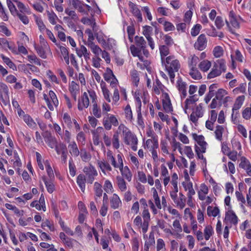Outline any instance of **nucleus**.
<instances>
[{
  "instance_id": "19",
  "label": "nucleus",
  "mask_w": 251,
  "mask_h": 251,
  "mask_svg": "<svg viewBox=\"0 0 251 251\" xmlns=\"http://www.w3.org/2000/svg\"><path fill=\"white\" fill-rule=\"evenodd\" d=\"M122 174L124 176L125 178L128 181H130L132 177V174L130 171V170L127 166H125L122 169L119 168Z\"/></svg>"
},
{
  "instance_id": "24",
  "label": "nucleus",
  "mask_w": 251,
  "mask_h": 251,
  "mask_svg": "<svg viewBox=\"0 0 251 251\" xmlns=\"http://www.w3.org/2000/svg\"><path fill=\"white\" fill-rule=\"evenodd\" d=\"M224 131V128L222 126H217L215 131L216 138L217 140L221 141L222 140L223 133Z\"/></svg>"
},
{
  "instance_id": "43",
  "label": "nucleus",
  "mask_w": 251,
  "mask_h": 251,
  "mask_svg": "<svg viewBox=\"0 0 251 251\" xmlns=\"http://www.w3.org/2000/svg\"><path fill=\"white\" fill-rule=\"evenodd\" d=\"M113 146L114 148L118 149L120 147L119 141V133L118 131L115 133L113 136L112 141Z\"/></svg>"
},
{
  "instance_id": "62",
  "label": "nucleus",
  "mask_w": 251,
  "mask_h": 251,
  "mask_svg": "<svg viewBox=\"0 0 251 251\" xmlns=\"http://www.w3.org/2000/svg\"><path fill=\"white\" fill-rule=\"evenodd\" d=\"M0 24V32L4 33L6 36H9L11 35V32L8 29L3 25V23Z\"/></svg>"
},
{
  "instance_id": "27",
  "label": "nucleus",
  "mask_w": 251,
  "mask_h": 251,
  "mask_svg": "<svg viewBox=\"0 0 251 251\" xmlns=\"http://www.w3.org/2000/svg\"><path fill=\"white\" fill-rule=\"evenodd\" d=\"M94 191L96 196L100 197L102 196L103 192L102 186L98 182H95L94 183Z\"/></svg>"
},
{
  "instance_id": "35",
  "label": "nucleus",
  "mask_w": 251,
  "mask_h": 251,
  "mask_svg": "<svg viewBox=\"0 0 251 251\" xmlns=\"http://www.w3.org/2000/svg\"><path fill=\"white\" fill-rule=\"evenodd\" d=\"M15 2H16L17 5L21 13H29L28 9L27 7H25V4L21 1L14 0Z\"/></svg>"
},
{
  "instance_id": "1",
  "label": "nucleus",
  "mask_w": 251,
  "mask_h": 251,
  "mask_svg": "<svg viewBox=\"0 0 251 251\" xmlns=\"http://www.w3.org/2000/svg\"><path fill=\"white\" fill-rule=\"evenodd\" d=\"M163 65H165L171 81L174 82V78L175 76V72H177L180 68L178 60L175 59L174 56H169L165 58V63Z\"/></svg>"
},
{
  "instance_id": "39",
  "label": "nucleus",
  "mask_w": 251,
  "mask_h": 251,
  "mask_svg": "<svg viewBox=\"0 0 251 251\" xmlns=\"http://www.w3.org/2000/svg\"><path fill=\"white\" fill-rule=\"evenodd\" d=\"M131 75L133 82L134 83L135 85L137 86L139 81V74L138 72L134 70L131 72Z\"/></svg>"
},
{
  "instance_id": "44",
  "label": "nucleus",
  "mask_w": 251,
  "mask_h": 251,
  "mask_svg": "<svg viewBox=\"0 0 251 251\" xmlns=\"http://www.w3.org/2000/svg\"><path fill=\"white\" fill-rule=\"evenodd\" d=\"M85 33L88 34V41L86 43V41H84L85 45H87L88 44H90V43H93V40H94V37L92 31L89 28L85 30Z\"/></svg>"
},
{
  "instance_id": "37",
  "label": "nucleus",
  "mask_w": 251,
  "mask_h": 251,
  "mask_svg": "<svg viewBox=\"0 0 251 251\" xmlns=\"http://www.w3.org/2000/svg\"><path fill=\"white\" fill-rule=\"evenodd\" d=\"M0 57L2 59L3 62L6 63L10 68L12 69L13 70L16 69L15 65L8 57L5 56L3 54H1Z\"/></svg>"
},
{
  "instance_id": "9",
  "label": "nucleus",
  "mask_w": 251,
  "mask_h": 251,
  "mask_svg": "<svg viewBox=\"0 0 251 251\" xmlns=\"http://www.w3.org/2000/svg\"><path fill=\"white\" fill-rule=\"evenodd\" d=\"M193 138L201 147V152L204 153L206 151L207 143L204 141V138L202 135H198L196 133L193 134Z\"/></svg>"
},
{
  "instance_id": "56",
  "label": "nucleus",
  "mask_w": 251,
  "mask_h": 251,
  "mask_svg": "<svg viewBox=\"0 0 251 251\" xmlns=\"http://www.w3.org/2000/svg\"><path fill=\"white\" fill-rule=\"evenodd\" d=\"M49 95L54 106H57L58 105V100L55 94L52 91L50 90L49 92Z\"/></svg>"
},
{
  "instance_id": "46",
  "label": "nucleus",
  "mask_w": 251,
  "mask_h": 251,
  "mask_svg": "<svg viewBox=\"0 0 251 251\" xmlns=\"http://www.w3.org/2000/svg\"><path fill=\"white\" fill-rule=\"evenodd\" d=\"M213 54L216 57H220L223 54V48L220 46H216L213 50Z\"/></svg>"
},
{
  "instance_id": "30",
  "label": "nucleus",
  "mask_w": 251,
  "mask_h": 251,
  "mask_svg": "<svg viewBox=\"0 0 251 251\" xmlns=\"http://www.w3.org/2000/svg\"><path fill=\"white\" fill-rule=\"evenodd\" d=\"M112 71L109 68H107L106 72L103 74V77L105 81H109L111 79L115 78Z\"/></svg>"
},
{
  "instance_id": "11",
  "label": "nucleus",
  "mask_w": 251,
  "mask_h": 251,
  "mask_svg": "<svg viewBox=\"0 0 251 251\" xmlns=\"http://www.w3.org/2000/svg\"><path fill=\"white\" fill-rule=\"evenodd\" d=\"M87 181L86 177L83 174H79L76 179V182L79 187H80L81 191L84 192L85 190V183Z\"/></svg>"
},
{
  "instance_id": "47",
  "label": "nucleus",
  "mask_w": 251,
  "mask_h": 251,
  "mask_svg": "<svg viewBox=\"0 0 251 251\" xmlns=\"http://www.w3.org/2000/svg\"><path fill=\"white\" fill-rule=\"evenodd\" d=\"M163 25L165 31H173L175 29V26L169 22H164Z\"/></svg>"
},
{
  "instance_id": "3",
  "label": "nucleus",
  "mask_w": 251,
  "mask_h": 251,
  "mask_svg": "<svg viewBox=\"0 0 251 251\" xmlns=\"http://www.w3.org/2000/svg\"><path fill=\"white\" fill-rule=\"evenodd\" d=\"M83 172L86 175L87 182L92 184L94 180V177L98 175L97 170L94 166L90 165L88 167H84Z\"/></svg>"
},
{
  "instance_id": "32",
  "label": "nucleus",
  "mask_w": 251,
  "mask_h": 251,
  "mask_svg": "<svg viewBox=\"0 0 251 251\" xmlns=\"http://www.w3.org/2000/svg\"><path fill=\"white\" fill-rule=\"evenodd\" d=\"M241 105L235 102L232 108V114L231 115V118L233 121H235L237 117V115L238 114L237 110L241 108Z\"/></svg>"
},
{
  "instance_id": "41",
  "label": "nucleus",
  "mask_w": 251,
  "mask_h": 251,
  "mask_svg": "<svg viewBox=\"0 0 251 251\" xmlns=\"http://www.w3.org/2000/svg\"><path fill=\"white\" fill-rule=\"evenodd\" d=\"M34 16L35 17L36 23L37 25L39 30L41 31H42L44 30H45L46 29V26L44 24L42 19L35 15H34Z\"/></svg>"
},
{
  "instance_id": "58",
  "label": "nucleus",
  "mask_w": 251,
  "mask_h": 251,
  "mask_svg": "<svg viewBox=\"0 0 251 251\" xmlns=\"http://www.w3.org/2000/svg\"><path fill=\"white\" fill-rule=\"evenodd\" d=\"M48 15L50 23L52 25L56 24L55 19L57 18V16L53 12L50 13L49 11H48Z\"/></svg>"
},
{
  "instance_id": "51",
  "label": "nucleus",
  "mask_w": 251,
  "mask_h": 251,
  "mask_svg": "<svg viewBox=\"0 0 251 251\" xmlns=\"http://www.w3.org/2000/svg\"><path fill=\"white\" fill-rule=\"evenodd\" d=\"M241 162L239 164V167L243 169H246L249 165H251L250 162L247 160L245 157H242L241 158Z\"/></svg>"
},
{
  "instance_id": "25",
  "label": "nucleus",
  "mask_w": 251,
  "mask_h": 251,
  "mask_svg": "<svg viewBox=\"0 0 251 251\" xmlns=\"http://www.w3.org/2000/svg\"><path fill=\"white\" fill-rule=\"evenodd\" d=\"M87 46L91 49L92 52L96 55H99L100 53L102 51L101 49L98 46L93 43H90Z\"/></svg>"
},
{
  "instance_id": "31",
  "label": "nucleus",
  "mask_w": 251,
  "mask_h": 251,
  "mask_svg": "<svg viewBox=\"0 0 251 251\" xmlns=\"http://www.w3.org/2000/svg\"><path fill=\"white\" fill-rule=\"evenodd\" d=\"M131 52L133 56H138L140 59V54L142 49L138 47H135V45H132L130 47Z\"/></svg>"
},
{
  "instance_id": "8",
  "label": "nucleus",
  "mask_w": 251,
  "mask_h": 251,
  "mask_svg": "<svg viewBox=\"0 0 251 251\" xmlns=\"http://www.w3.org/2000/svg\"><path fill=\"white\" fill-rule=\"evenodd\" d=\"M89 105V100L88 94L86 92H84L81 97V100H78V109L81 111L83 108H87Z\"/></svg>"
},
{
  "instance_id": "6",
  "label": "nucleus",
  "mask_w": 251,
  "mask_h": 251,
  "mask_svg": "<svg viewBox=\"0 0 251 251\" xmlns=\"http://www.w3.org/2000/svg\"><path fill=\"white\" fill-rule=\"evenodd\" d=\"M128 5L130 12L135 17H137L138 22H142L143 21L142 16L137 5L131 1L129 2Z\"/></svg>"
},
{
  "instance_id": "7",
  "label": "nucleus",
  "mask_w": 251,
  "mask_h": 251,
  "mask_svg": "<svg viewBox=\"0 0 251 251\" xmlns=\"http://www.w3.org/2000/svg\"><path fill=\"white\" fill-rule=\"evenodd\" d=\"M90 97L92 99V102L93 103V113L95 116L97 118H100L101 117L100 110L98 108V105L96 101V96L94 92H90L88 91Z\"/></svg>"
},
{
  "instance_id": "21",
  "label": "nucleus",
  "mask_w": 251,
  "mask_h": 251,
  "mask_svg": "<svg viewBox=\"0 0 251 251\" xmlns=\"http://www.w3.org/2000/svg\"><path fill=\"white\" fill-rule=\"evenodd\" d=\"M24 121L30 127L34 128L36 126V123L32 118L28 114L24 115L23 117Z\"/></svg>"
},
{
  "instance_id": "2",
  "label": "nucleus",
  "mask_w": 251,
  "mask_h": 251,
  "mask_svg": "<svg viewBox=\"0 0 251 251\" xmlns=\"http://www.w3.org/2000/svg\"><path fill=\"white\" fill-rule=\"evenodd\" d=\"M226 71V61L222 59H218L214 62L211 71L207 75V78L211 79L218 76L222 72H225Z\"/></svg>"
},
{
  "instance_id": "45",
  "label": "nucleus",
  "mask_w": 251,
  "mask_h": 251,
  "mask_svg": "<svg viewBox=\"0 0 251 251\" xmlns=\"http://www.w3.org/2000/svg\"><path fill=\"white\" fill-rule=\"evenodd\" d=\"M201 29V26L200 24H196L192 28L191 34L192 36L195 37L199 34Z\"/></svg>"
},
{
  "instance_id": "12",
  "label": "nucleus",
  "mask_w": 251,
  "mask_h": 251,
  "mask_svg": "<svg viewBox=\"0 0 251 251\" xmlns=\"http://www.w3.org/2000/svg\"><path fill=\"white\" fill-rule=\"evenodd\" d=\"M121 205L122 202L119 196L117 194H114L112 198L110 200L111 207L113 209H117Z\"/></svg>"
},
{
  "instance_id": "15",
  "label": "nucleus",
  "mask_w": 251,
  "mask_h": 251,
  "mask_svg": "<svg viewBox=\"0 0 251 251\" xmlns=\"http://www.w3.org/2000/svg\"><path fill=\"white\" fill-rule=\"evenodd\" d=\"M69 152L72 155L77 157L79 154V151L75 142H71L68 146Z\"/></svg>"
},
{
  "instance_id": "34",
  "label": "nucleus",
  "mask_w": 251,
  "mask_h": 251,
  "mask_svg": "<svg viewBox=\"0 0 251 251\" xmlns=\"http://www.w3.org/2000/svg\"><path fill=\"white\" fill-rule=\"evenodd\" d=\"M6 1L8 7L11 13L13 16L16 15L19 12L17 10L15 6L14 5V4L12 2V1L10 0H7Z\"/></svg>"
},
{
  "instance_id": "48",
  "label": "nucleus",
  "mask_w": 251,
  "mask_h": 251,
  "mask_svg": "<svg viewBox=\"0 0 251 251\" xmlns=\"http://www.w3.org/2000/svg\"><path fill=\"white\" fill-rule=\"evenodd\" d=\"M63 2V0H54V6L57 11L62 12L63 11V8L62 4Z\"/></svg>"
},
{
  "instance_id": "40",
  "label": "nucleus",
  "mask_w": 251,
  "mask_h": 251,
  "mask_svg": "<svg viewBox=\"0 0 251 251\" xmlns=\"http://www.w3.org/2000/svg\"><path fill=\"white\" fill-rule=\"evenodd\" d=\"M152 189L153 190V198L154 199V202H155V205H156L158 209H161V204H160V199H159V198L158 197V194H157V192L156 190V189H154V188H152Z\"/></svg>"
},
{
  "instance_id": "42",
  "label": "nucleus",
  "mask_w": 251,
  "mask_h": 251,
  "mask_svg": "<svg viewBox=\"0 0 251 251\" xmlns=\"http://www.w3.org/2000/svg\"><path fill=\"white\" fill-rule=\"evenodd\" d=\"M69 91L71 93L75 92H79V85L75 81H72L69 86Z\"/></svg>"
},
{
  "instance_id": "20",
  "label": "nucleus",
  "mask_w": 251,
  "mask_h": 251,
  "mask_svg": "<svg viewBox=\"0 0 251 251\" xmlns=\"http://www.w3.org/2000/svg\"><path fill=\"white\" fill-rule=\"evenodd\" d=\"M211 63L210 61L207 60H204L201 61L199 65V67L201 70L204 72H207L211 67Z\"/></svg>"
},
{
  "instance_id": "61",
  "label": "nucleus",
  "mask_w": 251,
  "mask_h": 251,
  "mask_svg": "<svg viewBox=\"0 0 251 251\" xmlns=\"http://www.w3.org/2000/svg\"><path fill=\"white\" fill-rule=\"evenodd\" d=\"M81 49H82V52L86 60L90 59V52L88 51L86 48L83 46H81Z\"/></svg>"
},
{
  "instance_id": "49",
  "label": "nucleus",
  "mask_w": 251,
  "mask_h": 251,
  "mask_svg": "<svg viewBox=\"0 0 251 251\" xmlns=\"http://www.w3.org/2000/svg\"><path fill=\"white\" fill-rule=\"evenodd\" d=\"M107 156L109 160H110L111 161L112 165L115 168H118V164H117L115 159L114 157V156H113L112 153L111 151H108L107 152Z\"/></svg>"
},
{
  "instance_id": "55",
  "label": "nucleus",
  "mask_w": 251,
  "mask_h": 251,
  "mask_svg": "<svg viewBox=\"0 0 251 251\" xmlns=\"http://www.w3.org/2000/svg\"><path fill=\"white\" fill-rule=\"evenodd\" d=\"M16 15L19 17L20 20L25 25H26L29 23L28 18L26 15H25L22 13H21L20 12H18Z\"/></svg>"
},
{
  "instance_id": "4",
  "label": "nucleus",
  "mask_w": 251,
  "mask_h": 251,
  "mask_svg": "<svg viewBox=\"0 0 251 251\" xmlns=\"http://www.w3.org/2000/svg\"><path fill=\"white\" fill-rule=\"evenodd\" d=\"M0 100L5 105L9 102L8 88L2 82H0Z\"/></svg>"
},
{
  "instance_id": "50",
  "label": "nucleus",
  "mask_w": 251,
  "mask_h": 251,
  "mask_svg": "<svg viewBox=\"0 0 251 251\" xmlns=\"http://www.w3.org/2000/svg\"><path fill=\"white\" fill-rule=\"evenodd\" d=\"M243 117L246 119L248 120L251 117V107H247L242 112Z\"/></svg>"
},
{
  "instance_id": "57",
  "label": "nucleus",
  "mask_w": 251,
  "mask_h": 251,
  "mask_svg": "<svg viewBox=\"0 0 251 251\" xmlns=\"http://www.w3.org/2000/svg\"><path fill=\"white\" fill-rule=\"evenodd\" d=\"M194 112L198 117L201 118L203 116V112L202 111V107L201 104H200L196 107V111Z\"/></svg>"
},
{
  "instance_id": "23",
  "label": "nucleus",
  "mask_w": 251,
  "mask_h": 251,
  "mask_svg": "<svg viewBox=\"0 0 251 251\" xmlns=\"http://www.w3.org/2000/svg\"><path fill=\"white\" fill-rule=\"evenodd\" d=\"M116 179L119 188L120 190L121 191H126V186L125 180L120 176H117Z\"/></svg>"
},
{
  "instance_id": "64",
  "label": "nucleus",
  "mask_w": 251,
  "mask_h": 251,
  "mask_svg": "<svg viewBox=\"0 0 251 251\" xmlns=\"http://www.w3.org/2000/svg\"><path fill=\"white\" fill-rule=\"evenodd\" d=\"M198 100L196 95L190 96L189 98L185 100V103L186 104V106L191 103H194Z\"/></svg>"
},
{
  "instance_id": "54",
  "label": "nucleus",
  "mask_w": 251,
  "mask_h": 251,
  "mask_svg": "<svg viewBox=\"0 0 251 251\" xmlns=\"http://www.w3.org/2000/svg\"><path fill=\"white\" fill-rule=\"evenodd\" d=\"M125 112L126 114V116L127 119L129 120H131L132 119V113L130 108V106L129 104H127L125 109Z\"/></svg>"
},
{
  "instance_id": "22",
  "label": "nucleus",
  "mask_w": 251,
  "mask_h": 251,
  "mask_svg": "<svg viewBox=\"0 0 251 251\" xmlns=\"http://www.w3.org/2000/svg\"><path fill=\"white\" fill-rule=\"evenodd\" d=\"M98 164L101 170V171L103 173H104V170H106L109 171H111L112 170V168L109 164L104 160L98 161Z\"/></svg>"
},
{
  "instance_id": "26",
  "label": "nucleus",
  "mask_w": 251,
  "mask_h": 251,
  "mask_svg": "<svg viewBox=\"0 0 251 251\" xmlns=\"http://www.w3.org/2000/svg\"><path fill=\"white\" fill-rule=\"evenodd\" d=\"M207 215L209 216H213L216 217L219 213L220 210L217 207H215L214 208L212 207L209 206L207 209Z\"/></svg>"
},
{
  "instance_id": "28",
  "label": "nucleus",
  "mask_w": 251,
  "mask_h": 251,
  "mask_svg": "<svg viewBox=\"0 0 251 251\" xmlns=\"http://www.w3.org/2000/svg\"><path fill=\"white\" fill-rule=\"evenodd\" d=\"M54 148L58 154H62L64 152H66L67 151L66 146L63 143H60L58 145L57 144Z\"/></svg>"
},
{
  "instance_id": "18",
  "label": "nucleus",
  "mask_w": 251,
  "mask_h": 251,
  "mask_svg": "<svg viewBox=\"0 0 251 251\" xmlns=\"http://www.w3.org/2000/svg\"><path fill=\"white\" fill-rule=\"evenodd\" d=\"M42 180L46 185L48 192L50 193H52L54 190V185L52 182V179H50V181H47L46 176H43L42 177Z\"/></svg>"
},
{
  "instance_id": "5",
  "label": "nucleus",
  "mask_w": 251,
  "mask_h": 251,
  "mask_svg": "<svg viewBox=\"0 0 251 251\" xmlns=\"http://www.w3.org/2000/svg\"><path fill=\"white\" fill-rule=\"evenodd\" d=\"M207 39L204 34H201L194 44V47L199 50H202L207 46Z\"/></svg>"
},
{
  "instance_id": "59",
  "label": "nucleus",
  "mask_w": 251,
  "mask_h": 251,
  "mask_svg": "<svg viewBox=\"0 0 251 251\" xmlns=\"http://www.w3.org/2000/svg\"><path fill=\"white\" fill-rule=\"evenodd\" d=\"M185 153L189 158H193L194 157V153L190 146H186L185 148Z\"/></svg>"
},
{
  "instance_id": "14",
  "label": "nucleus",
  "mask_w": 251,
  "mask_h": 251,
  "mask_svg": "<svg viewBox=\"0 0 251 251\" xmlns=\"http://www.w3.org/2000/svg\"><path fill=\"white\" fill-rule=\"evenodd\" d=\"M225 220H229L231 223L236 225L238 222V218L235 213L232 211H228L226 214Z\"/></svg>"
},
{
  "instance_id": "13",
  "label": "nucleus",
  "mask_w": 251,
  "mask_h": 251,
  "mask_svg": "<svg viewBox=\"0 0 251 251\" xmlns=\"http://www.w3.org/2000/svg\"><path fill=\"white\" fill-rule=\"evenodd\" d=\"M159 51L161 56V62L162 65L165 63V57L169 54V48L165 45H161L159 47Z\"/></svg>"
},
{
  "instance_id": "17",
  "label": "nucleus",
  "mask_w": 251,
  "mask_h": 251,
  "mask_svg": "<svg viewBox=\"0 0 251 251\" xmlns=\"http://www.w3.org/2000/svg\"><path fill=\"white\" fill-rule=\"evenodd\" d=\"M226 94V91L223 89H219L216 93L215 98L219 100V106H221L222 105L223 99Z\"/></svg>"
},
{
  "instance_id": "63",
  "label": "nucleus",
  "mask_w": 251,
  "mask_h": 251,
  "mask_svg": "<svg viewBox=\"0 0 251 251\" xmlns=\"http://www.w3.org/2000/svg\"><path fill=\"white\" fill-rule=\"evenodd\" d=\"M45 142L47 143L48 144V145L52 149L54 148L57 145V140L54 137L50 139L49 140Z\"/></svg>"
},
{
  "instance_id": "60",
  "label": "nucleus",
  "mask_w": 251,
  "mask_h": 251,
  "mask_svg": "<svg viewBox=\"0 0 251 251\" xmlns=\"http://www.w3.org/2000/svg\"><path fill=\"white\" fill-rule=\"evenodd\" d=\"M177 87L180 92L186 89V84L179 78L177 81Z\"/></svg>"
},
{
  "instance_id": "29",
  "label": "nucleus",
  "mask_w": 251,
  "mask_h": 251,
  "mask_svg": "<svg viewBox=\"0 0 251 251\" xmlns=\"http://www.w3.org/2000/svg\"><path fill=\"white\" fill-rule=\"evenodd\" d=\"M189 74L195 79H200L202 77L201 74L197 68H191Z\"/></svg>"
},
{
  "instance_id": "38",
  "label": "nucleus",
  "mask_w": 251,
  "mask_h": 251,
  "mask_svg": "<svg viewBox=\"0 0 251 251\" xmlns=\"http://www.w3.org/2000/svg\"><path fill=\"white\" fill-rule=\"evenodd\" d=\"M34 48L38 55L42 58H46L47 57V55L46 54L45 51L42 46H37L36 44L34 45Z\"/></svg>"
},
{
  "instance_id": "33",
  "label": "nucleus",
  "mask_w": 251,
  "mask_h": 251,
  "mask_svg": "<svg viewBox=\"0 0 251 251\" xmlns=\"http://www.w3.org/2000/svg\"><path fill=\"white\" fill-rule=\"evenodd\" d=\"M213 233V231L212 226H206L204 230V235L205 240H209L210 236L212 235Z\"/></svg>"
},
{
  "instance_id": "52",
  "label": "nucleus",
  "mask_w": 251,
  "mask_h": 251,
  "mask_svg": "<svg viewBox=\"0 0 251 251\" xmlns=\"http://www.w3.org/2000/svg\"><path fill=\"white\" fill-rule=\"evenodd\" d=\"M192 15H193V12L191 10H189L187 11H186L184 14V21L186 23L189 24L191 21Z\"/></svg>"
},
{
  "instance_id": "36",
  "label": "nucleus",
  "mask_w": 251,
  "mask_h": 251,
  "mask_svg": "<svg viewBox=\"0 0 251 251\" xmlns=\"http://www.w3.org/2000/svg\"><path fill=\"white\" fill-rule=\"evenodd\" d=\"M153 28L149 25H145L143 26V34L146 38L151 37V35L152 32Z\"/></svg>"
},
{
  "instance_id": "53",
  "label": "nucleus",
  "mask_w": 251,
  "mask_h": 251,
  "mask_svg": "<svg viewBox=\"0 0 251 251\" xmlns=\"http://www.w3.org/2000/svg\"><path fill=\"white\" fill-rule=\"evenodd\" d=\"M215 24L218 29H221L224 25L223 19L220 16L216 17Z\"/></svg>"
},
{
  "instance_id": "16",
  "label": "nucleus",
  "mask_w": 251,
  "mask_h": 251,
  "mask_svg": "<svg viewBox=\"0 0 251 251\" xmlns=\"http://www.w3.org/2000/svg\"><path fill=\"white\" fill-rule=\"evenodd\" d=\"M135 43L137 47L144 49L146 47V41L142 36H136L134 38Z\"/></svg>"
},
{
  "instance_id": "10",
  "label": "nucleus",
  "mask_w": 251,
  "mask_h": 251,
  "mask_svg": "<svg viewBox=\"0 0 251 251\" xmlns=\"http://www.w3.org/2000/svg\"><path fill=\"white\" fill-rule=\"evenodd\" d=\"M164 98L165 99H163L162 101L164 110L167 113L173 111V107L167 93L165 94Z\"/></svg>"
}]
</instances>
